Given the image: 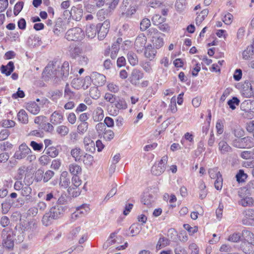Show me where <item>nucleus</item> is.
I'll use <instances>...</instances> for the list:
<instances>
[{"instance_id":"obj_1","label":"nucleus","mask_w":254,"mask_h":254,"mask_svg":"<svg viewBox=\"0 0 254 254\" xmlns=\"http://www.w3.org/2000/svg\"><path fill=\"white\" fill-rule=\"evenodd\" d=\"M57 201V204L52 207L42 218V222L45 226H47L51 225L55 220L62 217L65 211L64 207L61 204L66 202L65 196L61 195L59 198L58 197Z\"/></svg>"},{"instance_id":"obj_2","label":"nucleus","mask_w":254,"mask_h":254,"mask_svg":"<svg viewBox=\"0 0 254 254\" xmlns=\"http://www.w3.org/2000/svg\"><path fill=\"white\" fill-rule=\"evenodd\" d=\"M60 64L57 62L48 64L43 72V78L45 81L52 80L57 83L60 80Z\"/></svg>"},{"instance_id":"obj_3","label":"nucleus","mask_w":254,"mask_h":254,"mask_svg":"<svg viewBox=\"0 0 254 254\" xmlns=\"http://www.w3.org/2000/svg\"><path fill=\"white\" fill-rule=\"evenodd\" d=\"M118 11L121 17H130L135 13L136 9L134 6L129 5V0H123L120 6Z\"/></svg>"},{"instance_id":"obj_4","label":"nucleus","mask_w":254,"mask_h":254,"mask_svg":"<svg viewBox=\"0 0 254 254\" xmlns=\"http://www.w3.org/2000/svg\"><path fill=\"white\" fill-rule=\"evenodd\" d=\"M2 244L4 248L11 250L14 247L13 234L12 231L8 228L4 229L1 233Z\"/></svg>"},{"instance_id":"obj_5","label":"nucleus","mask_w":254,"mask_h":254,"mask_svg":"<svg viewBox=\"0 0 254 254\" xmlns=\"http://www.w3.org/2000/svg\"><path fill=\"white\" fill-rule=\"evenodd\" d=\"M84 37V31L79 27H74L68 30L65 35V38L68 41L81 40Z\"/></svg>"},{"instance_id":"obj_6","label":"nucleus","mask_w":254,"mask_h":254,"mask_svg":"<svg viewBox=\"0 0 254 254\" xmlns=\"http://www.w3.org/2000/svg\"><path fill=\"white\" fill-rule=\"evenodd\" d=\"M168 156L165 155L158 163H155L151 168V173L155 176H159L163 173L166 169V164L168 161Z\"/></svg>"},{"instance_id":"obj_7","label":"nucleus","mask_w":254,"mask_h":254,"mask_svg":"<svg viewBox=\"0 0 254 254\" xmlns=\"http://www.w3.org/2000/svg\"><path fill=\"white\" fill-rule=\"evenodd\" d=\"M31 153V150L28 146L25 143H22L19 146L18 150L14 153V157L16 159L21 160Z\"/></svg>"},{"instance_id":"obj_8","label":"nucleus","mask_w":254,"mask_h":254,"mask_svg":"<svg viewBox=\"0 0 254 254\" xmlns=\"http://www.w3.org/2000/svg\"><path fill=\"white\" fill-rule=\"evenodd\" d=\"M98 36L99 40H103L109 31L110 28L109 21H105L102 25L98 24L97 25Z\"/></svg>"},{"instance_id":"obj_9","label":"nucleus","mask_w":254,"mask_h":254,"mask_svg":"<svg viewBox=\"0 0 254 254\" xmlns=\"http://www.w3.org/2000/svg\"><path fill=\"white\" fill-rule=\"evenodd\" d=\"M147 38L143 34H140L136 37L134 42V48L138 52H141L143 50Z\"/></svg>"},{"instance_id":"obj_10","label":"nucleus","mask_w":254,"mask_h":254,"mask_svg":"<svg viewBox=\"0 0 254 254\" xmlns=\"http://www.w3.org/2000/svg\"><path fill=\"white\" fill-rule=\"evenodd\" d=\"M92 82L96 86H102L105 84L106 78L103 74L98 72H93L91 75Z\"/></svg>"},{"instance_id":"obj_11","label":"nucleus","mask_w":254,"mask_h":254,"mask_svg":"<svg viewBox=\"0 0 254 254\" xmlns=\"http://www.w3.org/2000/svg\"><path fill=\"white\" fill-rule=\"evenodd\" d=\"M143 77V73L138 69H134L129 77V80L131 84L137 85L139 81Z\"/></svg>"},{"instance_id":"obj_12","label":"nucleus","mask_w":254,"mask_h":254,"mask_svg":"<svg viewBox=\"0 0 254 254\" xmlns=\"http://www.w3.org/2000/svg\"><path fill=\"white\" fill-rule=\"evenodd\" d=\"M70 183V177L67 171H63L60 178L59 185L64 189L68 188Z\"/></svg>"},{"instance_id":"obj_13","label":"nucleus","mask_w":254,"mask_h":254,"mask_svg":"<svg viewBox=\"0 0 254 254\" xmlns=\"http://www.w3.org/2000/svg\"><path fill=\"white\" fill-rule=\"evenodd\" d=\"M246 193V195H252L254 194V180L251 181L248 183L247 186L241 189V190L239 191V195L240 197H243V193Z\"/></svg>"},{"instance_id":"obj_14","label":"nucleus","mask_w":254,"mask_h":254,"mask_svg":"<svg viewBox=\"0 0 254 254\" xmlns=\"http://www.w3.org/2000/svg\"><path fill=\"white\" fill-rule=\"evenodd\" d=\"M82 50L76 44H71L68 47V52L70 56L73 59H75L81 54Z\"/></svg>"},{"instance_id":"obj_15","label":"nucleus","mask_w":254,"mask_h":254,"mask_svg":"<svg viewBox=\"0 0 254 254\" xmlns=\"http://www.w3.org/2000/svg\"><path fill=\"white\" fill-rule=\"evenodd\" d=\"M155 197L153 195L146 192L144 193L141 198V202L148 207H150L152 206L155 201Z\"/></svg>"},{"instance_id":"obj_16","label":"nucleus","mask_w":254,"mask_h":254,"mask_svg":"<svg viewBox=\"0 0 254 254\" xmlns=\"http://www.w3.org/2000/svg\"><path fill=\"white\" fill-rule=\"evenodd\" d=\"M70 14L73 19L78 21L82 17L83 10L81 8L73 6L71 8Z\"/></svg>"},{"instance_id":"obj_17","label":"nucleus","mask_w":254,"mask_h":254,"mask_svg":"<svg viewBox=\"0 0 254 254\" xmlns=\"http://www.w3.org/2000/svg\"><path fill=\"white\" fill-rule=\"evenodd\" d=\"M63 115L59 111H56L52 113L50 117V122L52 124L57 125L62 123Z\"/></svg>"},{"instance_id":"obj_18","label":"nucleus","mask_w":254,"mask_h":254,"mask_svg":"<svg viewBox=\"0 0 254 254\" xmlns=\"http://www.w3.org/2000/svg\"><path fill=\"white\" fill-rule=\"evenodd\" d=\"M69 66L67 62H64L61 67L60 71V79L61 78L63 80L67 78L69 75Z\"/></svg>"},{"instance_id":"obj_19","label":"nucleus","mask_w":254,"mask_h":254,"mask_svg":"<svg viewBox=\"0 0 254 254\" xmlns=\"http://www.w3.org/2000/svg\"><path fill=\"white\" fill-rule=\"evenodd\" d=\"M243 242H246L251 244H254V234L248 230H243L241 233Z\"/></svg>"},{"instance_id":"obj_20","label":"nucleus","mask_w":254,"mask_h":254,"mask_svg":"<svg viewBox=\"0 0 254 254\" xmlns=\"http://www.w3.org/2000/svg\"><path fill=\"white\" fill-rule=\"evenodd\" d=\"M72 185L68 188V192H71L73 190H76L81 184V180L77 175L73 176L71 179Z\"/></svg>"},{"instance_id":"obj_21","label":"nucleus","mask_w":254,"mask_h":254,"mask_svg":"<svg viewBox=\"0 0 254 254\" xmlns=\"http://www.w3.org/2000/svg\"><path fill=\"white\" fill-rule=\"evenodd\" d=\"M97 32V25L94 24H89L86 26V35L90 38H94Z\"/></svg>"},{"instance_id":"obj_22","label":"nucleus","mask_w":254,"mask_h":254,"mask_svg":"<svg viewBox=\"0 0 254 254\" xmlns=\"http://www.w3.org/2000/svg\"><path fill=\"white\" fill-rule=\"evenodd\" d=\"M88 207L85 205L80 206L72 214L71 218L72 219H76L77 217H80V215L86 214L88 212Z\"/></svg>"},{"instance_id":"obj_23","label":"nucleus","mask_w":254,"mask_h":254,"mask_svg":"<svg viewBox=\"0 0 254 254\" xmlns=\"http://www.w3.org/2000/svg\"><path fill=\"white\" fill-rule=\"evenodd\" d=\"M0 68L2 73L5 74L6 76H8L14 70V63L11 61L9 62L6 65H2Z\"/></svg>"},{"instance_id":"obj_24","label":"nucleus","mask_w":254,"mask_h":254,"mask_svg":"<svg viewBox=\"0 0 254 254\" xmlns=\"http://www.w3.org/2000/svg\"><path fill=\"white\" fill-rule=\"evenodd\" d=\"M27 110L34 115L38 114L40 110V108L35 102L28 103L26 106Z\"/></svg>"},{"instance_id":"obj_25","label":"nucleus","mask_w":254,"mask_h":254,"mask_svg":"<svg viewBox=\"0 0 254 254\" xmlns=\"http://www.w3.org/2000/svg\"><path fill=\"white\" fill-rule=\"evenodd\" d=\"M104 117L103 110L101 107H97L93 115V119L94 122H98L103 120Z\"/></svg>"},{"instance_id":"obj_26","label":"nucleus","mask_w":254,"mask_h":254,"mask_svg":"<svg viewBox=\"0 0 254 254\" xmlns=\"http://www.w3.org/2000/svg\"><path fill=\"white\" fill-rule=\"evenodd\" d=\"M69 172L73 176L81 174L82 169L81 167L75 163H72L68 166Z\"/></svg>"},{"instance_id":"obj_27","label":"nucleus","mask_w":254,"mask_h":254,"mask_svg":"<svg viewBox=\"0 0 254 254\" xmlns=\"http://www.w3.org/2000/svg\"><path fill=\"white\" fill-rule=\"evenodd\" d=\"M49 98L53 102H57L63 96V92L60 90H55L49 92Z\"/></svg>"},{"instance_id":"obj_28","label":"nucleus","mask_w":254,"mask_h":254,"mask_svg":"<svg viewBox=\"0 0 254 254\" xmlns=\"http://www.w3.org/2000/svg\"><path fill=\"white\" fill-rule=\"evenodd\" d=\"M170 241L163 235H161L156 245V249L160 250L170 245Z\"/></svg>"},{"instance_id":"obj_29","label":"nucleus","mask_w":254,"mask_h":254,"mask_svg":"<svg viewBox=\"0 0 254 254\" xmlns=\"http://www.w3.org/2000/svg\"><path fill=\"white\" fill-rule=\"evenodd\" d=\"M219 149L222 154H226L232 151V148L224 140L220 141L218 144Z\"/></svg>"},{"instance_id":"obj_30","label":"nucleus","mask_w":254,"mask_h":254,"mask_svg":"<svg viewBox=\"0 0 254 254\" xmlns=\"http://www.w3.org/2000/svg\"><path fill=\"white\" fill-rule=\"evenodd\" d=\"M70 154L76 162L81 160L82 151L80 148L75 147L71 149Z\"/></svg>"},{"instance_id":"obj_31","label":"nucleus","mask_w":254,"mask_h":254,"mask_svg":"<svg viewBox=\"0 0 254 254\" xmlns=\"http://www.w3.org/2000/svg\"><path fill=\"white\" fill-rule=\"evenodd\" d=\"M156 51L152 47L151 45H148L145 48L144 56L146 58L153 59L156 55Z\"/></svg>"},{"instance_id":"obj_32","label":"nucleus","mask_w":254,"mask_h":254,"mask_svg":"<svg viewBox=\"0 0 254 254\" xmlns=\"http://www.w3.org/2000/svg\"><path fill=\"white\" fill-rule=\"evenodd\" d=\"M64 97L67 100H72L75 97V93L71 90L67 83L64 88Z\"/></svg>"},{"instance_id":"obj_33","label":"nucleus","mask_w":254,"mask_h":254,"mask_svg":"<svg viewBox=\"0 0 254 254\" xmlns=\"http://www.w3.org/2000/svg\"><path fill=\"white\" fill-rule=\"evenodd\" d=\"M252 244L246 242H242L240 245V248L246 254H251L253 249Z\"/></svg>"},{"instance_id":"obj_34","label":"nucleus","mask_w":254,"mask_h":254,"mask_svg":"<svg viewBox=\"0 0 254 254\" xmlns=\"http://www.w3.org/2000/svg\"><path fill=\"white\" fill-rule=\"evenodd\" d=\"M152 42L156 49H159L164 45L163 39L161 37L160 35L158 36H154V37L152 39Z\"/></svg>"},{"instance_id":"obj_35","label":"nucleus","mask_w":254,"mask_h":254,"mask_svg":"<svg viewBox=\"0 0 254 254\" xmlns=\"http://www.w3.org/2000/svg\"><path fill=\"white\" fill-rule=\"evenodd\" d=\"M17 118L19 121L23 124H27L28 122V115L24 110H21L18 113Z\"/></svg>"},{"instance_id":"obj_36","label":"nucleus","mask_w":254,"mask_h":254,"mask_svg":"<svg viewBox=\"0 0 254 254\" xmlns=\"http://www.w3.org/2000/svg\"><path fill=\"white\" fill-rule=\"evenodd\" d=\"M129 229L132 234V236L138 235L142 229L141 226L138 223H134L132 224Z\"/></svg>"},{"instance_id":"obj_37","label":"nucleus","mask_w":254,"mask_h":254,"mask_svg":"<svg viewBox=\"0 0 254 254\" xmlns=\"http://www.w3.org/2000/svg\"><path fill=\"white\" fill-rule=\"evenodd\" d=\"M59 191L57 190H53L48 193L46 196L45 200L47 201H51L53 200H57L59 197Z\"/></svg>"},{"instance_id":"obj_38","label":"nucleus","mask_w":254,"mask_h":254,"mask_svg":"<svg viewBox=\"0 0 254 254\" xmlns=\"http://www.w3.org/2000/svg\"><path fill=\"white\" fill-rule=\"evenodd\" d=\"M174 251L175 254H188L186 248L180 244H176L174 247Z\"/></svg>"},{"instance_id":"obj_39","label":"nucleus","mask_w":254,"mask_h":254,"mask_svg":"<svg viewBox=\"0 0 254 254\" xmlns=\"http://www.w3.org/2000/svg\"><path fill=\"white\" fill-rule=\"evenodd\" d=\"M83 163L86 166H91L93 162V157L88 154L85 153L84 156L81 158V160Z\"/></svg>"},{"instance_id":"obj_40","label":"nucleus","mask_w":254,"mask_h":254,"mask_svg":"<svg viewBox=\"0 0 254 254\" xmlns=\"http://www.w3.org/2000/svg\"><path fill=\"white\" fill-rule=\"evenodd\" d=\"M208 13V10L207 9H204L202 10L196 18V24L199 25L207 15Z\"/></svg>"},{"instance_id":"obj_41","label":"nucleus","mask_w":254,"mask_h":254,"mask_svg":"<svg viewBox=\"0 0 254 254\" xmlns=\"http://www.w3.org/2000/svg\"><path fill=\"white\" fill-rule=\"evenodd\" d=\"M254 55V52L252 47H248L243 52V58L248 60L252 58Z\"/></svg>"},{"instance_id":"obj_42","label":"nucleus","mask_w":254,"mask_h":254,"mask_svg":"<svg viewBox=\"0 0 254 254\" xmlns=\"http://www.w3.org/2000/svg\"><path fill=\"white\" fill-rule=\"evenodd\" d=\"M127 59L130 64L136 65L138 63V59L136 55L133 52H130L127 54Z\"/></svg>"},{"instance_id":"obj_43","label":"nucleus","mask_w":254,"mask_h":254,"mask_svg":"<svg viewBox=\"0 0 254 254\" xmlns=\"http://www.w3.org/2000/svg\"><path fill=\"white\" fill-rule=\"evenodd\" d=\"M57 133L62 136H64L68 133L69 128L64 125L58 126L56 129Z\"/></svg>"},{"instance_id":"obj_44","label":"nucleus","mask_w":254,"mask_h":254,"mask_svg":"<svg viewBox=\"0 0 254 254\" xmlns=\"http://www.w3.org/2000/svg\"><path fill=\"white\" fill-rule=\"evenodd\" d=\"M45 151L48 156L52 158L56 157L59 154L58 150L54 147H48L47 149H45Z\"/></svg>"},{"instance_id":"obj_45","label":"nucleus","mask_w":254,"mask_h":254,"mask_svg":"<svg viewBox=\"0 0 254 254\" xmlns=\"http://www.w3.org/2000/svg\"><path fill=\"white\" fill-rule=\"evenodd\" d=\"M242 235L241 233L235 232L229 236L228 240L232 242L237 243L240 241Z\"/></svg>"},{"instance_id":"obj_46","label":"nucleus","mask_w":254,"mask_h":254,"mask_svg":"<svg viewBox=\"0 0 254 254\" xmlns=\"http://www.w3.org/2000/svg\"><path fill=\"white\" fill-rule=\"evenodd\" d=\"M243 198L240 201V204L244 206H248L252 205L253 202V199L252 197H248V196H245L244 193L242 194Z\"/></svg>"},{"instance_id":"obj_47","label":"nucleus","mask_w":254,"mask_h":254,"mask_svg":"<svg viewBox=\"0 0 254 254\" xmlns=\"http://www.w3.org/2000/svg\"><path fill=\"white\" fill-rule=\"evenodd\" d=\"M165 19V18L162 17L159 14H155L152 18V21L154 25H159L162 23H163Z\"/></svg>"},{"instance_id":"obj_48","label":"nucleus","mask_w":254,"mask_h":254,"mask_svg":"<svg viewBox=\"0 0 254 254\" xmlns=\"http://www.w3.org/2000/svg\"><path fill=\"white\" fill-rule=\"evenodd\" d=\"M89 94L91 98L97 99L100 96V92L97 87H92L90 88Z\"/></svg>"},{"instance_id":"obj_49","label":"nucleus","mask_w":254,"mask_h":254,"mask_svg":"<svg viewBox=\"0 0 254 254\" xmlns=\"http://www.w3.org/2000/svg\"><path fill=\"white\" fill-rule=\"evenodd\" d=\"M102 135L106 141H110L114 137V132L111 129H106Z\"/></svg>"},{"instance_id":"obj_50","label":"nucleus","mask_w":254,"mask_h":254,"mask_svg":"<svg viewBox=\"0 0 254 254\" xmlns=\"http://www.w3.org/2000/svg\"><path fill=\"white\" fill-rule=\"evenodd\" d=\"M232 145L238 148H245L243 138L235 139L232 141Z\"/></svg>"},{"instance_id":"obj_51","label":"nucleus","mask_w":254,"mask_h":254,"mask_svg":"<svg viewBox=\"0 0 254 254\" xmlns=\"http://www.w3.org/2000/svg\"><path fill=\"white\" fill-rule=\"evenodd\" d=\"M210 177L212 179H216L219 176H222L217 168L210 169L208 171Z\"/></svg>"},{"instance_id":"obj_52","label":"nucleus","mask_w":254,"mask_h":254,"mask_svg":"<svg viewBox=\"0 0 254 254\" xmlns=\"http://www.w3.org/2000/svg\"><path fill=\"white\" fill-rule=\"evenodd\" d=\"M245 147L249 148L254 146V139L251 137L247 136L243 137Z\"/></svg>"},{"instance_id":"obj_53","label":"nucleus","mask_w":254,"mask_h":254,"mask_svg":"<svg viewBox=\"0 0 254 254\" xmlns=\"http://www.w3.org/2000/svg\"><path fill=\"white\" fill-rule=\"evenodd\" d=\"M244 96L247 98H250L254 96L253 87L251 85L250 88L249 87H244L242 91Z\"/></svg>"},{"instance_id":"obj_54","label":"nucleus","mask_w":254,"mask_h":254,"mask_svg":"<svg viewBox=\"0 0 254 254\" xmlns=\"http://www.w3.org/2000/svg\"><path fill=\"white\" fill-rule=\"evenodd\" d=\"M150 20L148 18L143 19L140 23V29L142 31H145L150 26Z\"/></svg>"},{"instance_id":"obj_55","label":"nucleus","mask_w":254,"mask_h":254,"mask_svg":"<svg viewBox=\"0 0 254 254\" xmlns=\"http://www.w3.org/2000/svg\"><path fill=\"white\" fill-rule=\"evenodd\" d=\"M167 236L171 241H175L177 239V232L173 228H170L168 230Z\"/></svg>"},{"instance_id":"obj_56","label":"nucleus","mask_w":254,"mask_h":254,"mask_svg":"<svg viewBox=\"0 0 254 254\" xmlns=\"http://www.w3.org/2000/svg\"><path fill=\"white\" fill-rule=\"evenodd\" d=\"M88 127V123H81L77 128V132L80 134H84L87 130Z\"/></svg>"},{"instance_id":"obj_57","label":"nucleus","mask_w":254,"mask_h":254,"mask_svg":"<svg viewBox=\"0 0 254 254\" xmlns=\"http://www.w3.org/2000/svg\"><path fill=\"white\" fill-rule=\"evenodd\" d=\"M115 107L119 110L125 109L127 108L126 102L123 99H120L116 101Z\"/></svg>"},{"instance_id":"obj_58","label":"nucleus","mask_w":254,"mask_h":254,"mask_svg":"<svg viewBox=\"0 0 254 254\" xmlns=\"http://www.w3.org/2000/svg\"><path fill=\"white\" fill-rule=\"evenodd\" d=\"M240 103V100L238 98L236 97H233L231 100H229L227 104L229 105L230 108L232 110H235L236 109V105L238 106Z\"/></svg>"},{"instance_id":"obj_59","label":"nucleus","mask_w":254,"mask_h":254,"mask_svg":"<svg viewBox=\"0 0 254 254\" xmlns=\"http://www.w3.org/2000/svg\"><path fill=\"white\" fill-rule=\"evenodd\" d=\"M237 181L239 182H243L247 178V175L242 170H240L236 176Z\"/></svg>"},{"instance_id":"obj_60","label":"nucleus","mask_w":254,"mask_h":254,"mask_svg":"<svg viewBox=\"0 0 254 254\" xmlns=\"http://www.w3.org/2000/svg\"><path fill=\"white\" fill-rule=\"evenodd\" d=\"M92 82V78L90 76H86L82 79V88L83 89H87L91 85Z\"/></svg>"},{"instance_id":"obj_61","label":"nucleus","mask_w":254,"mask_h":254,"mask_svg":"<svg viewBox=\"0 0 254 254\" xmlns=\"http://www.w3.org/2000/svg\"><path fill=\"white\" fill-rule=\"evenodd\" d=\"M120 46L117 43L113 44L111 48V57L112 59H114L117 56Z\"/></svg>"},{"instance_id":"obj_62","label":"nucleus","mask_w":254,"mask_h":254,"mask_svg":"<svg viewBox=\"0 0 254 254\" xmlns=\"http://www.w3.org/2000/svg\"><path fill=\"white\" fill-rule=\"evenodd\" d=\"M82 79L74 78L71 82L72 86L77 89L82 88Z\"/></svg>"},{"instance_id":"obj_63","label":"nucleus","mask_w":254,"mask_h":254,"mask_svg":"<svg viewBox=\"0 0 254 254\" xmlns=\"http://www.w3.org/2000/svg\"><path fill=\"white\" fill-rule=\"evenodd\" d=\"M23 5L24 2L23 1H19L15 4L13 11L15 15H17L19 13L22 9Z\"/></svg>"},{"instance_id":"obj_64","label":"nucleus","mask_w":254,"mask_h":254,"mask_svg":"<svg viewBox=\"0 0 254 254\" xmlns=\"http://www.w3.org/2000/svg\"><path fill=\"white\" fill-rule=\"evenodd\" d=\"M244 214L247 218L254 220V209H247L244 212Z\"/></svg>"}]
</instances>
